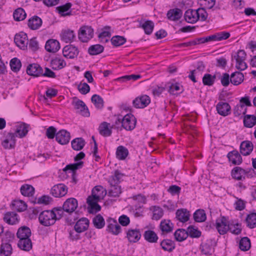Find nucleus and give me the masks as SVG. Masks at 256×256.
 Returning a JSON list of instances; mask_svg holds the SVG:
<instances>
[{
  "mask_svg": "<svg viewBox=\"0 0 256 256\" xmlns=\"http://www.w3.org/2000/svg\"><path fill=\"white\" fill-rule=\"evenodd\" d=\"M62 212V210L60 208L42 211L39 215V222L40 224L46 226L52 225L57 220L61 218Z\"/></svg>",
  "mask_w": 256,
  "mask_h": 256,
  "instance_id": "f257e3e1",
  "label": "nucleus"
},
{
  "mask_svg": "<svg viewBox=\"0 0 256 256\" xmlns=\"http://www.w3.org/2000/svg\"><path fill=\"white\" fill-rule=\"evenodd\" d=\"M208 14L204 8L197 10L188 9L184 14L185 20L190 24H194L198 20L204 21L206 19Z\"/></svg>",
  "mask_w": 256,
  "mask_h": 256,
  "instance_id": "f03ea898",
  "label": "nucleus"
},
{
  "mask_svg": "<svg viewBox=\"0 0 256 256\" xmlns=\"http://www.w3.org/2000/svg\"><path fill=\"white\" fill-rule=\"evenodd\" d=\"M118 120L119 123H121L122 126L126 130H134L136 123V118L132 114H127L123 118L118 116Z\"/></svg>",
  "mask_w": 256,
  "mask_h": 256,
  "instance_id": "7ed1b4c3",
  "label": "nucleus"
},
{
  "mask_svg": "<svg viewBox=\"0 0 256 256\" xmlns=\"http://www.w3.org/2000/svg\"><path fill=\"white\" fill-rule=\"evenodd\" d=\"M72 104L74 106L76 112L84 116H89L90 112L84 102L77 98H73Z\"/></svg>",
  "mask_w": 256,
  "mask_h": 256,
  "instance_id": "20e7f679",
  "label": "nucleus"
},
{
  "mask_svg": "<svg viewBox=\"0 0 256 256\" xmlns=\"http://www.w3.org/2000/svg\"><path fill=\"white\" fill-rule=\"evenodd\" d=\"M93 36L94 30L91 26H84L80 28L78 36L80 40L82 42H88L93 37Z\"/></svg>",
  "mask_w": 256,
  "mask_h": 256,
  "instance_id": "39448f33",
  "label": "nucleus"
},
{
  "mask_svg": "<svg viewBox=\"0 0 256 256\" xmlns=\"http://www.w3.org/2000/svg\"><path fill=\"white\" fill-rule=\"evenodd\" d=\"M246 54L244 50H239L234 56L236 61V67L240 70H246L248 66L245 62Z\"/></svg>",
  "mask_w": 256,
  "mask_h": 256,
  "instance_id": "423d86ee",
  "label": "nucleus"
},
{
  "mask_svg": "<svg viewBox=\"0 0 256 256\" xmlns=\"http://www.w3.org/2000/svg\"><path fill=\"white\" fill-rule=\"evenodd\" d=\"M215 226L220 234H226L230 229L229 224L225 216H222L220 218L217 219Z\"/></svg>",
  "mask_w": 256,
  "mask_h": 256,
  "instance_id": "0eeeda50",
  "label": "nucleus"
},
{
  "mask_svg": "<svg viewBox=\"0 0 256 256\" xmlns=\"http://www.w3.org/2000/svg\"><path fill=\"white\" fill-rule=\"evenodd\" d=\"M14 41L18 46L22 50L27 48L28 40L27 34L24 32H20L15 35Z\"/></svg>",
  "mask_w": 256,
  "mask_h": 256,
  "instance_id": "6e6552de",
  "label": "nucleus"
},
{
  "mask_svg": "<svg viewBox=\"0 0 256 256\" xmlns=\"http://www.w3.org/2000/svg\"><path fill=\"white\" fill-rule=\"evenodd\" d=\"M64 56L67 58L74 59L76 58L78 54L79 50L77 47L69 44L65 46L62 50Z\"/></svg>",
  "mask_w": 256,
  "mask_h": 256,
  "instance_id": "1a4fd4ad",
  "label": "nucleus"
},
{
  "mask_svg": "<svg viewBox=\"0 0 256 256\" xmlns=\"http://www.w3.org/2000/svg\"><path fill=\"white\" fill-rule=\"evenodd\" d=\"M150 102V97L147 95H144L136 98L133 101L134 107L137 108H142L148 106Z\"/></svg>",
  "mask_w": 256,
  "mask_h": 256,
  "instance_id": "9d476101",
  "label": "nucleus"
},
{
  "mask_svg": "<svg viewBox=\"0 0 256 256\" xmlns=\"http://www.w3.org/2000/svg\"><path fill=\"white\" fill-rule=\"evenodd\" d=\"M68 192L66 186L62 184L54 186L51 189V194L56 198L64 196Z\"/></svg>",
  "mask_w": 256,
  "mask_h": 256,
  "instance_id": "9b49d317",
  "label": "nucleus"
},
{
  "mask_svg": "<svg viewBox=\"0 0 256 256\" xmlns=\"http://www.w3.org/2000/svg\"><path fill=\"white\" fill-rule=\"evenodd\" d=\"M78 206V201L74 198L67 199L63 204L62 210L64 211L71 214L77 208Z\"/></svg>",
  "mask_w": 256,
  "mask_h": 256,
  "instance_id": "f8f14e48",
  "label": "nucleus"
},
{
  "mask_svg": "<svg viewBox=\"0 0 256 256\" xmlns=\"http://www.w3.org/2000/svg\"><path fill=\"white\" fill-rule=\"evenodd\" d=\"M216 110L218 113L223 116H228L231 112L230 105L226 102H218L216 106Z\"/></svg>",
  "mask_w": 256,
  "mask_h": 256,
  "instance_id": "ddd939ff",
  "label": "nucleus"
},
{
  "mask_svg": "<svg viewBox=\"0 0 256 256\" xmlns=\"http://www.w3.org/2000/svg\"><path fill=\"white\" fill-rule=\"evenodd\" d=\"M70 138V133L64 130H60L56 135V140L62 145L68 143Z\"/></svg>",
  "mask_w": 256,
  "mask_h": 256,
  "instance_id": "4468645a",
  "label": "nucleus"
},
{
  "mask_svg": "<svg viewBox=\"0 0 256 256\" xmlns=\"http://www.w3.org/2000/svg\"><path fill=\"white\" fill-rule=\"evenodd\" d=\"M16 135L14 133H8L6 138L2 142V144L5 149L14 148Z\"/></svg>",
  "mask_w": 256,
  "mask_h": 256,
  "instance_id": "2eb2a0df",
  "label": "nucleus"
},
{
  "mask_svg": "<svg viewBox=\"0 0 256 256\" xmlns=\"http://www.w3.org/2000/svg\"><path fill=\"white\" fill-rule=\"evenodd\" d=\"M42 68L38 64L35 63L29 64L26 68V73L35 77L42 76Z\"/></svg>",
  "mask_w": 256,
  "mask_h": 256,
  "instance_id": "dca6fc26",
  "label": "nucleus"
},
{
  "mask_svg": "<svg viewBox=\"0 0 256 256\" xmlns=\"http://www.w3.org/2000/svg\"><path fill=\"white\" fill-rule=\"evenodd\" d=\"M89 223L88 218H82L76 222L74 226V229L78 233L82 232L88 230Z\"/></svg>",
  "mask_w": 256,
  "mask_h": 256,
  "instance_id": "f3484780",
  "label": "nucleus"
},
{
  "mask_svg": "<svg viewBox=\"0 0 256 256\" xmlns=\"http://www.w3.org/2000/svg\"><path fill=\"white\" fill-rule=\"evenodd\" d=\"M113 128L114 126H110V123L104 122L100 124L98 130L101 136L108 137L112 135Z\"/></svg>",
  "mask_w": 256,
  "mask_h": 256,
  "instance_id": "a211bd4d",
  "label": "nucleus"
},
{
  "mask_svg": "<svg viewBox=\"0 0 256 256\" xmlns=\"http://www.w3.org/2000/svg\"><path fill=\"white\" fill-rule=\"evenodd\" d=\"M126 238L130 242H136L141 238V234L139 229H129L126 232Z\"/></svg>",
  "mask_w": 256,
  "mask_h": 256,
  "instance_id": "6ab92c4d",
  "label": "nucleus"
},
{
  "mask_svg": "<svg viewBox=\"0 0 256 256\" xmlns=\"http://www.w3.org/2000/svg\"><path fill=\"white\" fill-rule=\"evenodd\" d=\"M108 224L107 226L106 230L113 234L118 235L120 232V226L116 220L112 218H110L108 220Z\"/></svg>",
  "mask_w": 256,
  "mask_h": 256,
  "instance_id": "aec40b11",
  "label": "nucleus"
},
{
  "mask_svg": "<svg viewBox=\"0 0 256 256\" xmlns=\"http://www.w3.org/2000/svg\"><path fill=\"white\" fill-rule=\"evenodd\" d=\"M254 145L252 142L244 140L241 142L240 145V152L243 156H248L252 151Z\"/></svg>",
  "mask_w": 256,
  "mask_h": 256,
  "instance_id": "412c9836",
  "label": "nucleus"
},
{
  "mask_svg": "<svg viewBox=\"0 0 256 256\" xmlns=\"http://www.w3.org/2000/svg\"><path fill=\"white\" fill-rule=\"evenodd\" d=\"M182 16V11L178 8L170 10L166 14L168 18L172 21L179 20Z\"/></svg>",
  "mask_w": 256,
  "mask_h": 256,
  "instance_id": "4be33fe9",
  "label": "nucleus"
},
{
  "mask_svg": "<svg viewBox=\"0 0 256 256\" xmlns=\"http://www.w3.org/2000/svg\"><path fill=\"white\" fill-rule=\"evenodd\" d=\"M248 172L240 167L236 166L232 169L231 174L232 178L237 180H242L245 178V176Z\"/></svg>",
  "mask_w": 256,
  "mask_h": 256,
  "instance_id": "5701e85b",
  "label": "nucleus"
},
{
  "mask_svg": "<svg viewBox=\"0 0 256 256\" xmlns=\"http://www.w3.org/2000/svg\"><path fill=\"white\" fill-rule=\"evenodd\" d=\"M230 162L235 165H239L242 162V158L238 152L234 150L229 152L227 155Z\"/></svg>",
  "mask_w": 256,
  "mask_h": 256,
  "instance_id": "b1692460",
  "label": "nucleus"
},
{
  "mask_svg": "<svg viewBox=\"0 0 256 256\" xmlns=\"http://www.w3.org/2000/svg\"><path fill=\"white\" fill-rule=\"evenodd\" d=\"M45 48L48 52H56L60 48V43L56 40H48L46 42Z\"/></svg>",
  "mask_w": 256,
  "mask_h": 256,
  "instance_id": "393cba45",
  "label": "nucleus"
},
{
  "mask_svg": "<svg viewBox=\"0 0 256 256\" xmlns=\"http://www.w3.org/2000/svg\"><path fill=\"white\" fill-rule=\"evenodd\" d=\"M230 34V32H221L209 36L210 42H217L226 40L228 38Z\"/></svg>",
  "mask_w": 256,
  "mask_h": 256,
  "instance_id": "a878e982",
  "label": "nucleus"
},
{
  "mask_svg": "<svg viewBox=\"0 0 256 256\" xmlns=\"http://www.w3.org/2000/svg\"><path fill=\"white\" fill-rule=\"evenodd\" d=\"M60 36L62 40L66 43L71 42L76 38L74 31L70 29L62 30Z\"/></svg>",
  "mask_w": 256,
  "mask_h": 256,
  "instance_id": "bb28decb",
  "label": "nucleus"
},
{
  "mask_svg": "<svg viewBox=\"0 0 256 256\" xmlns=\"http://www.w3.org/2000/svg\"><path fill=\"white\" fill-rule=\"evenodd\" d=\"M110 30L111 28L109 26H106L102 30V32L98 36L101 42L106 43L109 41V38L111 36Z\"/></svg>",
  "mask_w": 256,
  "mask_h": 256,
  "instance_id": "cd10ccee",
  "label": "nucleus"
},
{
  "mask_svg": "<svg viewBox=\"0 0 256 256\" xmlns=\"http://www.w3.org/2000/svg\"><path fill=\"white\" fill-rule=\"evenodd\" d=\"M42 20L38 16H34L28 20V25L33 30L39 28L42 24Z\"/></svg>",
  "mask_w": 256,
  "mask_h": 256,
  "instance_id": "c85d7f7f",
  "label": "nucleus"
},
{
  "mask_svg": "<svg viewBox=\"0 0 256 256\" xmlns=\"http://www.w3.org/2000/svg\"><path fill=\"white\" fill-rule=\"evenodd\" d=\"M18 246L20 249L28 252L32 248V242L30 238H19Z\"/></svg>",
  "mask_w": 256,
  "mask_h": 256,
  "instance_id": "c756f323",
  "label": "nucleus"
},
{
  "mask_svg": "<svg viewBox=\"0 0 256 256\" xmlns=\"http://www.w3.org/2000/svg\"><path fill=\"white\" fill-rule=\"evenodd\" d=\"M50 66L53 70H59L66 66V62L63 59L56 57L51 60Z\"/></svg>",
  "mask_w": 256,
  "mask_h": 256,
  "instance_id": "7c9ffc66",
  "label": "nucleus"
},
{
  "mask_svg": "<svg viewBox=\"0 0 256 256\" xmlns=\"http://www.w3.org/2000/svg\"><path fill=\"white\" fill-rule=\"evenodd\" d=\"M124 176V174L120 172L119 170H115L114 174L109 178L108 182L110 185H118Z\"/></svg>",
  "mask_w": 256,
  "mask_h": 256,
  "instance_id": "2f4dec72",
  "label": "nucleus"
},
{
  "mask_svg": "<svg viewBox=\"0 0 256 256\" xmlns=\"http://www.w3.org/2000/svg\"><path fill=\"white\" fill-rule=\"evenodd\" d=\"M244 79V76L241 72H236L231 74L230 77V82L234 86L241 84Z\"/></svg>",
  "mask_w": 256,
  "mask_h": 256,
  "instance_id": "473e14b6",
  "label": "nucleus"
},
{
  "mask_svg": "<svg viewBox=\"0 0 256 256\" xmlns=\"http://www.w3.org/2000/svg\"><path fill=\"white\" fill-rule=\"evenodd\" d=\"M12 252L11 244L8 242H2L0 246V256H10Z\"/></svg>",
  "mask_w": 256,
  "mask_h": 256,
  "instance_id": "72a5a7b5",
  "label": "nucleus"
},
{
  "mask_svg": "<svg viewBox=\"0 0 256 256\" xmlns=\"http://www.w3.org/2000/svg\"><path fill=\"white\" fill-rule=\"evenodd\" d=\"M160 228L163 232L168 233L172 231L174 224L169 220H163L160 224Z\"/></svg>",
  "mask_w": 256,
  "mask_h": 256,
  "instance_id": "f704fd0d",
  "label": "nucleus"
},
{
  "mask_svg": "<svg viewBox=\"0 0 256 256\" xmlns=\"http://www.w3.org/2000/svg\"><path fill=\"white\" fill-rule=\"evenodd\" d=\"M31 234V230L28 227L22 226L18 229L16 236L18 238H29Z\"/></svg>",
  "mask_w": 256,
  "mask_h": 256,
  "instance_id": "c9c22d12",
  "label": "nucleus"
},
{
  "mask_svg": "<svg viewBox=\"0 0 256 256\" xmlns=\"http://www.w3.org/2000/svg\"><path fill=\"white\" fill-rule=\"evenodd\" d=\"M22 195L28 197H32L34 194V188L30 184L22 185L20 188Z\"/></svg>",
  "mask_w": 256,
  "mask_h": 256,
  "instance_id": "e433bc0d",
  "label": "nucleus"
},
{
  "mask_svg": "<svg viewBox=\"0 0 256 256\" xmlns=\"http://www.w3.org/2000/svg\"><path fill=\"white\" fill-rule=\"evenodd\" d=\"M18 214L14 212H8L4 217V220L9 224H14L18 222Z\"/></svg>",
  "mask_w": 256,
  "mask_h": 256,
  "instance_id": "4c0bfd02",
  "label": "nucleus"
},
{
  "mask_svg": "<svg viewBox=\"0 0 256 256\" xmlns=\"http://www.w3.org/2000/svg\"><path fill=\"white\" fill-rule=\"evenodd\" d=\"M176 214V218L180 222H184L189 220L190 214L186 209L178 210Z\"/></svg>",
  "mask_w": 256,
  "mask_h": 256,
  "instance_id": "58836bf2",
  "label": "nucleus"
},
{
  "mask_svg": "<svg viewBox=\"0 0 256 256\" xmlns=\"http://www.w3.org/2000/svg\"><path fill=\"white\" fill-rule=\"evenodd\" d=\"M243 122L245 127L252 128L256 124V116L254 114L245 115Z\"/></svg>",
  "mask_w": 256,
  "mask_h": 256,
  "instance_id": "ea45409f",
  "label": "nucleus"
},
{
  "mask_svg": "<svg viewBox=\"0 0 256 256\" xmlns=\"http://www.w3.org/2000/svg\"><path fill=\"white\" fill-rule=\"evenodd\" d=\"M144 239L150 243L156 242L158 240V236L156 234L153 230H147L144 234Z\"/></svg>",
  "mask_w": 256,
  "mask_h": 256,
  "instance_id": "a19ab883",
  "label": "nucleus"
},
{
  "mask_svg": "<svg viewBox=\"0 0 256 256\" xmlns=\"http://www.w3.org/2000/svg\"><path fill=\"white\" fill-rule=\"evenodd\" d=\"M128 150L126 148L122 146H118L116 150V158L120 160H124L128 155Z\"/></svg>",
  "mask_w": 256,
  "mask_h": 256,
  "instance_id": "79ce46f5",
  "label": "nucleus"
},
{
  "mask_svg": "<svg viewBox=\"0 0 256 256\" xmlns=\"http://www.w3.org/2000/svg\"><path fill=\"white\" fill-rule=\"evenodd\" d=\"M154 26V23L150 20L140 23V27L144 30L145 34H150L152 33Z\"/></svg>",
  "mask_w": 256,
  "mask_h": 256,
  "instance_id": "37998d69",
  "label": "nucleus"
},
{
  "mask_svg": "<svg viewBox=\"0 0 256 256\" xmlns=\"http://www.w3.org/2000/svg\"><path fill=\"white\" fill-rule=\"evenodd\" d=\"M72 147L75 150H80L85 145V141L82 138H76L71 142Z\"/></svg>",
  "mask_w": 256,
  "mask_h": 256,
  "instance_id": "c03bdc74",
  "label": "nucleus"
},
{
  "mask_svg": "<svg viewBox=\"0 0 256 256\" xmlns=\"http://www.w3.org/2000/svg\"><path fill=\"white\" fill-rule=\"evenodd\" d=\"M245 221L246 226L250 228H254L256 227V212L248 214Z\"/></svg>",
  "mask_w": 256,
  "mask_h": 256,
  "instance_id": "a18cd8bd",
  "label": "nucleus"
},
{
  "mask_svg": "<svg viewBox=\"0 0 256 256\" xmlns=\"http://www.w3.org/2000/svg\"><path fill=\"white\" fill-rule=\"evenodd\" d=\"M160 246L164 250L170 252L175 248L174 242L168 239L163 240L160 242Z\"/></svg>",
  "mask_w": 256,
  "mask_h": 256,
  "instance_id": "49530a36",
  "label": "nucleus"
},
{
  "mask_svg": "<svg viewBox=\"0 0 256 256\" xmlns=\"http://www.w3.org/2000/svg\"><path fill=\"white\" fill-rule=\"evenodd\" d=\"M174 238L178 242H182L188 238L186 230L180 228L177 230L174 233Z\"/></svg>",
  "mask_w": 256,
  "mask_h": 256,
  "instance_id": "de8ad7c7",
  "label": "nucleus"
},
{
  "mask_svg": "<svg viewBox=\"0 0 256 256\" xmlns=\"http://www.w3.org/2000/svg\"><path fill=\"white\" fill-rule=\"evenodd\" d=\"M72 6L70 2H68L65 4L58 6L56 10H58V13L62 16H69L71 12H68Z\"/></svg>",
  "mask_w": 256,
  "mask_h": 256,
  "instance_id": "09e8293b",
  "label": "nucleus"
},
{
  "mask_svg": "<svg viewBox=\"0 0 256 256\" xmlns=\"http://www.w3.org/2000/svg\"><path fill=\"white\" fill-rule=\"evenodd\" d=\"M194 220L196 222H202L206 218V214L204 210L198 209L194 214Z\"/></svg>",
  "mask_w": 256,
  "mask_h": 256,
  "instance_id": "8fccbe9b",
  "label": "nucleus"
},
{
  "mask_svg": "<svg viewBox=\"0 0 256 256\" xmlns=\"http://www.w3.org/2000/svg\"><path fill=\"white\" fill-rule=\"evenodd\" d=\"M26 14L22 8H18L14 10L13 14L14 18L16 21H21L24 20Z\"/></svg>",
  "mask_w": 256,
  "mask_h": 256,
  "instance_id": "3c124183",
  "label": "nucleus"
},
{
  "mask_svg": "<svg viewBox=\"0 0 256 256\" xmlns=\"http://www.w3.org/2000/svg\"><path fill=\"white\" fill-rule=\"evenodd\" d=\"M122 193L120 186L118 184L110 185L108 190V196L112 197H118Z\"/></svg>",
  "mask_w": 256,
  "mask_h": 256,
  "instance_id": "603ef678",
  "label": "nucleus"
},
{
  "mask_svg": "<svg viewBox=\"0 0 256 256\" xmlns=\"http://www.w3.org/2000/svg\"><path fill=\"white\" fill-rule=\"evenodd\" d=\"M10 65L12 70L14 72H19L22 67L20 60L16 58H14L10 60Z\"/></svg>",
  "mask_w": 256,
  "mask_h": 256,
  "instance_id": "864d4df0",
  "label": "nucleus"
},
{
  "mask_svg": "<svg viewBox=\"0 0 256 256\" xmlns=\"http://www.w3.org/2000/svg\"><path fill=\"white\" fill-rule=\"evenodd\" d=\"M184 88L179 83L172 84L169 86L168 92L172 94H178L183 92Z\"/></svg>",
  "mask_w": 256,
  "mask_h": 256,
  "instance_id": "5fc2aeb1",
  "label": "nucleus"
},
{
  "mask_svg": "<svg viewBox=\"0 0 256 256\" xmlns=\"http://www.w3.org/2000/svg\"><path fill=\"white\" fill-rule=\"evenodd\" d=\"M250 241L246 236L241 238L239 243V248L242 251H247L250 248Z\"/></svg>",
  "mask_w": 256,
  "mask_h": 256,
  "instance_id": "6e6d98bb",
  "label": "nucleus"
},
{
  "mask_svg": "<svg viewBox=\"0 0 256 256\" xmlns=\"http://www.w3.org/2000/svg\"><path fill=\"white\" fill-rule=\"evenodd\" d=\"M188 233V236H189L192 238H198L201 235V232L198 230V228H195L193 226H190L188 227L186 230Z\"/></svg>",
  "mask_w": 256,
  "mask_h": 256,
  "instance_id": "4d7b16f0",
  "label": "nucleus"
},
{
  "mask_svg": "<svg viewBox=\"0 0 256 256\" xmlns=\"http://www.w3.org/2000/svg\"><path fill=\"white\" fill-rule=\"evenodd\" d=\"M92 222L96 228H102L105 224L104 218L100 214H98L92 220Z\"/></svg>",
  "mask_w": 256,
  "mask_h": 256,
  "instance_id": "13d9d810",
  "label": "nucleus"
},
{
  "mask_svg": "<svg viewBox=\"0 0 256 256\" xmlns=\"http://www.w3.org/2000/svg\"><path fill=\"white\" fill-rule=\"evenodd\" d=\"M112 44L116 47L120 46L124 44L126 41V38L120 36H115L112 37L110 40Z\"/></svg>",
  "mask_w": 256,
  "mask_h": 256,
  "instance_id": "bf43d9fd",
  "label": "nucleus"
},
{
  "mask_svg": "<svg viewBox=\"0 0 256 256\" xmlns=\"http://www.w3.org/2000/svg\"><path fill=\"white\" fill-rule=\"evenodd\" d=\"M104 50V48L102 46L96 44L91 46L88 50V52L90 55H96L102 53Z\"/></svg>",
  "mask_w": 256,
  "mask_h": 256,
  "instance_id": "052dcab7",
  "label": "nucleus"
},
{
  "mask_svg": "<svg viewBox=\"0 0 256 256\" xmlns=\"http://www.w3.org/2000/svg\"><path fill=\"white\" fill-rule=\"evenodd\" d=\"M246 112V108L242 104H237L234 108V114L235 116H239L242 114H245Z\"/></svg>",
  "mask_w": 256,
  "mask_h": 256,
  "instance_id": "680f3d73",
  "label": "nucleus"
},
{
  "mask_svg": "<svg viewBox=\"0 0 256 256\" xmlns=\"http://www.w3.org/2000/svg\"><path fill=\"white\" fill-rule=\"evenodd\" d=\"M92 102L98 108H102L104 106V100L98 94H94L91 98Z\"/></svg>",
  "mask_w": 256,
  "mask_h": 256,
  "instance_id": "e2e57ef3",
  "label": "nucleus"
},
{
  "mask_svg": "<svg viewBox=\"0 0 256 256\" xmlns=\"http://www.w3.org/2000/svg\"><path fill=\"white\" fill-rule=\"evenodd\" d=\"M12 204L14 209L19 212H24L27 208L26 204L21 200H14Z\"/></svg>",
  "mask_w": 256,
  "mask_h": 256,
  "instance_id": "0e129e2a",
  "label": "nucleus"
},
{
  "mask_svg": "<svg viewBox=\"0 0 256 256\" xmlns=\"http://www.w3.org/2000/svg\"><path fill=\"white\" fill-rule=\"evenodd\" d=\"M28 125L25 124H20L16 130V133L18 134L20 138L25 136L28 132Z\"/></svg>",
  "mask_w": 256,
  "mask_h": 256,
  "instance_id": "69168bd1",
  "label": "nucleus"
},
{
  "mask_svg": "<svg viewBox=\"0 0 256 256\" xmlns=\"http://www.w3.org/2000/svg\"><path fill=\"white\" fill-rule=\"evenodd\" d=\"M152 219L155 220H158L162 218L164 215V210L160 206H154L152 208Z\"/></svg>",
  "mask_w": 256,
  "mask_h": 256,
  "instance_id": "338daca9",
  "label": "nucleus"
},
{
  "mask_svg": "<svg viewBox=\"0 0 256 256\" xmlns=\"http://www.w3.org/2000/svg\"><path fill=\"white\" fill-rule=\"evenodd\" d=\"M84 165V162L82 161H80L79 162L68 164L64 168V171H67L68 170H70L72 172H74L78 169L81 168Z\"/></svg>",
  "mask_w": 256,
  "mask_h": 256,
  "instance_id": "774afa93",
  "label": "nucleus"
}]
</instances>
